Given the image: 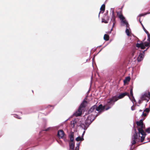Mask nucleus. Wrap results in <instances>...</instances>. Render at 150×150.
<instances>
[{"label":"nucleus","mask_w":150,"mask_h":150,"mask_svg":"<svg viewBox=\"0 0 150 150\" xmlns=\"http://www.w3.org/2000/svg\"><path fill=\"white\" fill-rule=\"evenodd\" d=\"M136 124L138 127V133L135 132L133 135L131 141L132 145L130 150H132L134 148L133 145L137 142H139L140 140L141 142L144 141L146 135V134L143 130L145 126L144 125L142 120H140L139 121H137Z\"/></svg>","instance_id":"nucleus-1"},{"label":"nucleus","mask_w":150,"mask_h":150,"mask_svg":"<svg viewBox=\"0 0 150 150\" xmlns=\"http://www.w3.org/2000/svg\"><path fill=\"white\" fill-rule=\"evenodd\" d=\"M107 104L105 106H103L102 105L100 104L98 107H97L96 105H94L92 106L90 109L89 112V113L91 112L92 113L91 115H89L87 118V121L89 122L87 124L86 123V125L85 126L83 124H81V126L82 128L84 129H86L87 128L88 126L89 125L91 122H92L94 119V116L96 115L95 114L96 111L98 112H101L104 111L105 109V107L108 106H107Z\"/></svg>","instance_id":"nucleus-2"},{"label":"nucleus","mask_w":150,"mask_h":150,"mask_svg":"<svg viewBox=\"0 0 150 150\" xmlns=\"http://www.w3.org/2000/svg\"><path fill=\"white\" fill-rule=\"evenodd\" d=\"M128 93L125 92L120 94L118 96H115L112 98L108 99L107 102V106H108V107L105 109L106 110H107L110 108L114 104L115 102L117 100L119 99H121L123 98L125 96H127Z\"/></svg>","instance_id":"nucleus-3"},{"label":"nucleus","mask_w":150,"mask_h":150,"mask_svg":"<svg viewBox=\"0 0 150 150\" xmlns=\"http://www.w3.org/2000/svg\"><path fill=\"white\" fill-rule=\"evenodd\" d=\"M145 32L147 35L148 42H142L140 43H137L136 45L137 47H140L142 49H145V47H149L150 46V35L146 30H145Z\"/></svg>","instance_id":"nucleus-4"},{"label":"nucleus","mask_w":150,"mask_h":150,"mask_svg":"<svg viewBox=\"0 0 150 150\" xmlns=\"http://www.w3.org/2000/svg\"><path fill=\"white\" fill-rule=\"evenodd\" d=\"M87 104V102L86 100H83L80 105L78 111L74 113V115L76 117L80 116L81 114L82 111Z\"/></svg>","instance_id":"nucleus-5"},{"label":"nucleus","mask_w":150,"mask_h":150,"mask_svg":"<svg viewBox=\"0 0 150 150\" xmlns=\"http://www.w3.org/2000/svg\"><path fill=\"white\" fill-rule=\"evenodd\" d=\"M117 15L118 17L120 18L121 21V23L123 25H125L126 28H127L129 26V24L127 22L125 19V18L123 16L121 12H117Z\"/></svg>","instance_id":"nucleus-6"},{"label":"nucleus","mask_w":150,"mask_h":150,"mask_svg":"<svg viewBox=\"0 0 150 150\" xmlns=\"http://www.w3.org/2000/svg\"><path fill=\"white\" fill-rule=\"evenodd\" d=\"M74 143L73 141L70 142H69V150H79L80 145V143H78L76 144L75 149H74Z\"/></svg>","instance_id":"nucleus-7"},{"label":"nucleus","mask_w":150,"mask_h":150,"mask_svg":"<svg viewBox=\"0 0 150 150\" xmlns=\"http://www.w3.org/2000/svg\"><path fill=\"white\" fill-rule=\"evenodd\" d=\"M127 96H128L129 99L133 103L135 101V100L133 96L132 88H131L130 89V95H129V94L128 93V95H127Z\"/></svg>","instance_id":"nucleus-8"},{"label":"nucleus","mask_w":150,"mask_h":150,"mask_svg":"<svg viewBox=\"0 0 150 150\" xmlns=\"http://www.w3.org/2000/svg\"><path fill=\"white\" fill-rule=\"evenodd\" d=\"M141 99L142 100H146L147 102L149 101V98L148 97V95L147 93H145L142 95L141 97Z\"/></svg>","instance_id":"nucleus-9"},{"label":"nucleus","mask_w":150,"mask_h":150,"mask_svg":"<svg viewBox=\"0 0 150 150\" xmlns=\"http://www.w3.org/2000/svg\"><path fill=\"white\" fill-rule=\"evenodd\" d=\"M146 50H145L144 51L143 54L140 53L139 54L137 58V60L138 62L141 61L143 59L144 57V52Z\"/></svg>","instance_id":"nucleus-10"},{"label":"nucleus","mask_w":150,"mask_h":150,"mask_svg":"<svg viewBox=\"0 0 150 150\" xmlns=\"http://www.w3.org/2000/svg\"><path fill=\"white\" fill-rule=\"evenodd\" d=\"M64 133L63 131L62 130L58 131V132L57 135L59 138H62L64 137Z\"/></svg>","instance_id":"nucleus-11"},{"label":"nucleus","mask_w":150,"mask_h":150,"mask_svg":"<svg viewBox=\"0 0 150 150\" xmlns=\"http://www.w3.org/2000/svg\"><path fill=\"white\" fill-rule=\"evenodd\" d=\"M110 23L111 24L112 23H113V27L114 25L115 24V18L114 16V15L112 16V18L111 19L110 21Z\"/></svg>","instance_id":"nucleus-12"},{"label":"nucleus","mask_w":150,"mask_h":150,"mask_svg":"<svg viewBox=\"0 0 150 150\" xmlns=\"http://www.w3.org/2000/svg\"><path fill=\"white\" fill-rule=\"evenodd\" d=\"M105 5L104 4H103L100 8V13L101 12L103 13L105 10Z\"/></svg>","instance_id":"nucleus-13"},{"label":"nucleus","mask_w":150,"mask_h":150,"mask_svg":"<svg viewBox=\"0 0 150 150\" xmlns=\"http://www.w3.org/2000/svg\"><path fill=\"white\" fill-rule=\"evenodd\" d=\"M130 78L129 77H126L125 79L124 80V84H125L127 83V82H129L130 81Z\"/></svg>","instance_id":"nucleus-14"},{"label":"nucleus","mask_w":150,"mask_h":150,"mask_svg":"<svg viewBox=\"0 0 150 150\" xmlns=\"http://www.w3.org/2000/svg\"><path fill=\"white\" fill-rule=\"evenodd\" d=\"M84 140V139L83 137H78L76 138V140L77 141H82Z\"/></svg>","instance_id":"nucleus-15"},{"label":"nucleus","mask_w":150,"mask_h":150,"mask_svg":"<svg viewBox=\"0 0 150 150\" xmlns=\"http://www.w3.org/2000/svg\"><path fill=\"white\" fill-rule=\"evenodd\" d=\"M76 122L75 120H74L71 121V126L72 128L74 127L75 125L76 124Z\"/></svg>","instance_id":"nucleus-16"},{"label":"nucleus","mask_w":150,"mask_h":150,"mask_svg":"<svg viewBox=\"0 0 150 150\" xmlns=\"http://www.w3.org/2000/svg\"><path fill=\"white\" fill-rule=\"evenodd\" d=\"M109 36L106 34L104 35V39L106 41H108L109 40Z\"/></svg>","instance_id":"nucleus-17"},{"label":"nucleus","mask_w":150,"mask_h":150,"mask_svg":"<svg viewBox=\"0 0 150 150\" xmlns=\"http://www.w3.org/2000/svg\"><path fill=\"white\" fill-rule=\"evenodd\" d=\"M129 27H128L126 29L125 32L126 33L127 35L128 36H129V34H130V31L129 30V29L128 28Z\"/></svg>","instance_id":"nucleus-18"},{"label":"nucleus","mask_w":150,"mask_h":150,"mask_svg":"<svg viewBox=\"0 0 150 150\" xmlns=\"http://www.w3.org/2000/svg\"><path fill=\"white\" fill-rule=\"evenodd\" d=\"M114 8H111L110 9V12L112 13V16H113L114 15Z\"/></svg>","instance_id":"nucleus-19"},{"label":"nucleus","mask_w":150,"mask_h":150,"mask_svg":"<svg viewBox=\"0 0 150 150\" xmlns=\"http://www.w3.org/2000/svg\"><path fill=\"white\" fill-rule=\"evenodd\" d=\"M150 109L148 108H146L145 110H144V112H146L147 113H149V112Z\"/></svg>","instance_id":"nucleus-20"},{"label":"nucleus","mask_w":150,"mask_h":150,"mask_svg":"<svg viewBox=\"0 0 150 150\" xmlns=\"http://www.w3.org/2000/svg\"><path fill=\"white\" fill-rule=\"evenodd\" d=\"M145 131L146 132H147L149 133H150V127L146 129Z\"/></svg>","instance_id":"nucleus-21"},{"label":"nucleus","mask_w":150,"mask_h":150,"mask_svg":"<svg viewBox=\"0 0 150 150\" xmlns=\"http://www.w3.org/2000/svg\"><path fill=\"white\" fill-rule=\"evenodd\" d=\"M102 22H104L105 23H107L108 22V20H106L105 19H102Z\"/></svg>","instance_id":"nucleus-22"},{"label":"nucleus","mask_w":150,"mask_h":150,"mask_svg":"<svg viewBox=\"0 0 150 150\" xmlns=\"http://www.w3.org/2000/svg\"><path fill=\"white\" fill-rule=\"evenodd\" d=\"M143 13V14H140L139 15V16H143L144 15H146L147 14H149V13Z\"/></svg>","instance_id":"nucleus-23"},{"label":"nucleus","mask_w":150,"mask_h":150,"mask_svg":"<svg viewBox=\"0 0 150 150\" xmlns=\"http://www.w3.org/2000/svg\"><path fill=\"white\" fill-rule=\"evenodd\" d=\"M144 112H142V116H143L145 117V116H146L147 115V114L146 113H144Z\"/></svg>","instance_id":"nucleus-24"},{"label":"nucleus","mask_w":150,"mask_h":150,"mask_svg":"<svg viewBox=\"0 0 150 150\" xmlns=\"http://www.w3.org/2000/svg\"><path fill=\"white\" fill-rule=\"evenodd\" d=\"M74 138L73 137L71 136L70 137V142L73 141Z\"/></svg>","instance_id":"nucleus-25"},{"label":"nucleus","mask_w":150,"mask_h":150,"mask_svg":"<svg viewBox=\"0 0 150 150\" xmlns=\"http://www.w3.org/2000/svg\"><path fill=\"white\" fill-rule=\"evenodd\" d=\"M147 94L148 95V98H149V97H150V93L149 92H147Z\"/></svg>","instance_id":"nucleus-26"},{"label":"nucleus","mask_w":150,"mask_h":150,"mask_svg":"<svg viewBox=\"0 0 150 150\" xmlns=\"http://www.w3.org/2000/svg\"><path fill=\"white\" fill-rule=\"evenodd\" d=\"M147 94L148 95V98H149V97H150V93L149 92H147Z\"/></svg>","instance_id":"nucleus-27"},{"label":"nucleus","mask_w":150,"mask_h":150,"mask_svg":"<svg viewBox=\"0 0 150 150\" xmlns=\"http://www.w3.org/2000/svg\"><path fill=\"white\" fill-rule=\"evenodd\" d=\"M16 117H17V118H18L19 119H20L21 118V117H20L19 116H17V115H16Z\"/></svg>","instance_id":"nucleus-28"},{"label":"nucleus","mask_w":150,"mask_h":150,"mask_svg":"<svg viewBox=\"0 0 150 150\" xmlns=\"http://www.w3.org/2000/svg\"><path fill=\"white\" fill-rule=\"evenodd\" d=\"M131 109L132 110H135V109L134 108H133V106H132L131 107Z\"/></svg>","instance_id":"nucleus-29"},{"label":"nucleus","mask_w":150,"mask_h":150,"mask_svg":"<svg viewBox=\"0 0 150 150\" xmlns=\"http://www.w3.org/2000/svg\"><path fill=\"white\" fill-rule=\"evenodd\" d=\"M85 131H84L83 132V134H82V137H83V135H84V134H85Z\"/></svg>","instance_id":"nucleus-30"},{"label":"nucleus","mask_w":150,"mask_h":150,"mask_svg":"<svg viewBox=\"0 0 150 150\" xmlns=\"http://www.w3.org/2000/svg\"><path fill=\"white\" fill-rule=\"evenodd\" d=\"M144 30V31H145V30L146 31V29H145V28H144V26H143V28Z\"/></svg>","instance_id":"nucleus-31"},{"label":"nucleus","mask_w":150,"mask_h":150,"mask_svg":"<svg viewBox=\"0 0 150 150\" xmlns=\"http://www.w3.org/2000/svg\"><path fill=\"white\" fill-rule=\"evenodd\" d=\"M49 128H48L47 129H45V131H47L48 129H49Z\"/></svg>","instance_id":"nucleus-32"},{"label":"nucleus","mask_w":150,"mask_h":150,"mask_svg":"<svg viewBox=\"0 0 150 150\" xmlns=\"http://www.w3.org/2000/svg\"><path fill=\"white\" fill-rule=\"evenodd\" d=\"M140 23H141L142 26V27L143 28V26H144L143 25V24H142V23H141V21H140Z\"/></svg>","instance_id":"nucleus-33"},{"label":"nucleus","mask_w":150,"mask_h":150,"mask_svg":"<svg viewBox=\"0 0 150 150\" xmlns=\"http://www.w3.org/2000/svg\"><path fill=\"white\" fill-rule=\"evenodd\" d=\"M111 33V31H110L109 32V33L110 34Z\"/></svg>","instance_id":"nucleus-34"},{"label":"nucleus","mask_w":150,"mask_h":150,"mask_svg":"<svg viewBox=\"0 0 150 150\" xmlns=\"http://www.w3.org/2000/svg\"><path fill=\"white\" fill-rule=\"evenodd\" d=\"M142 111V110H139V111H140V112Z\"/></svg>","instance_id":"nucleus-35"}]
</instances>
